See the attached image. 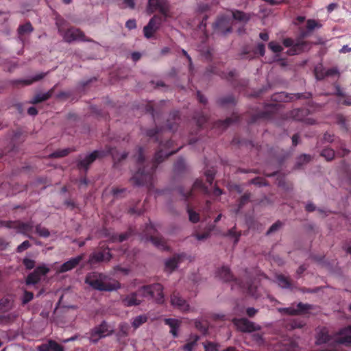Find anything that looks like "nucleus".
Instances as JSON below:
<instances>
[{"label":"nucleus","instance_id":"nucleus-20","mask_svg":"<svg viewBox=\"0 0 351 351\" xmlns=\"http://www.w3.org/2000/svg\"><path fill=\"white\" fill-rule=\"evenodd\" d=\"M108 325L104 321L98 326L95 327L90 332V340L96 343L99 339L109 335Z\"/></svg>","mask_w":351,"mask_h":351},{"label":"nucleus","instance_id":"nucleus-37","mask_svg":"<svg viewBox=\"0 0 351 351\" xmlns=\"http://www.w3.org/2000/svg\"><path fill=\"white\" fill-rule=\"evenodd\" d=\"M276 280L278 285L284 289H289L291 287V283L289 278L282 274H279L276 276Z\"/></svg>","mask_w":351,"mask_h":351},{"label":"nucleus","instance_id":"nucleus-8","mask_svg":"<svg viewBox=\"0 0 351 351\" xmlns=\"http://www.w3.org/2000/svg\"><path fill=\"white\" fill-rule=\"evenodd\" d=\"M0 225L5 226L8 228H13L17 230L18 233L25 235L29 239L32 237L29 233L33 230V223L32 221L23 222L21 221H0Z\"/></svg>","mask_w":351,"mask_h":351},{"label":"nucleus","instance_id":"nucleus-3","mask_svg":"<svg viewBox=\"0 0 351 351\" xmlns=\"http://www.w3.org/2000/svg\"><path fill=\"white\" fill-rule=\"evenodd\" d=\"M85 282L90 285L93 289L101 291H112L117 290L121 287L118 281H108V277L97 271H92L86 276Z\"/></svg>","mask_w":351,"mask_h":351},{"label":"nucleus","instance_id":"nucleus-21","mask_svg":"<svg viewBox=\"0 0 351 351\" xmlns=\"http://www.w3.org/2000/svg\"><path fill=\"white\" fill-rule=\"evenodd\" d=\"M84 254L78 255L64 263L58 269L59 273H64L75 268L79 263L84 259Z\"/></svg>","mask_w":351,"mask_h":351},{"label":"nucleus","instance_id":"nucleus-35","mask_svg":"<svg viewBox=\"0 0 351 351\" xmlns=\"http://www.w3.org/2000/svg\"><path fill=\"white\" fill-rule=\"evenodd\" d=\"M102 237L109 238L110 241L112 243L116 242L117 240V234H111L110 230L106 228H103L98 232V238Z\"/></svg>","mask_w":351,"mask_h":351},{"label":"nucleus","instance_id":"nucleus-33","mask_svg":"<svg viewBox=\"0 0 351 351\" xmlns=\"http://www.w3.org/2000/svg\"><path fill=\"white\" fill-rule=\"evenodd\" d=\"M48 73H40L36 75H34L32 79L30 80H16L14 82V84H21L23 85H30L33 82H38L43 78H44Z\"/></svg>","mask_w":351,"mask_h":351},{"label":"nucleus","instance_id":"nucleus-17","mask_svg":"<svg viewBox=\"0 0 351 351\" xmlns=\"http://www.w3.org/2000/svg\"><path fill=\"white\" fill-rule=\"evenodd\" d=\"M164 20L159 15H154L143 28L144 35L147 38L152 37Z\"/></svg>","mask_w":351,"mask_h":351},{"label":"nucleus","instance_id":"nucleus-56","mask_svg":"<svg viewBox=\"0 0 351 351\" xmlns=\"http://www.w3.org/2000/svg\"><path fill=\"white\" fill-rule=\"evenodd\" d=\"M133 234V230L130 228L127 232L124 233H121L120 234H117V241L123 242L127 240L130 236Z\"/></svg>","mask_w":351,"mask_h":351},{"label":"nucleus","instance_id":"nucleus-1","mask_svg":"<svg viewBox=\"0 0 351 351\" xmlns=\"http://www.w3.org/2000/svg\"><path fill=\"white\" fill-rule=\"evenodd\" d=\"M162 128H158L157 125L155 128L148 129L146 131V135L150 138H154L156 142H159V150H158L154 156L153 160L147 165H145V157L143 149L139 147L137 165L138 170L134 173L130 179L133 185L147 186L151 189L154 186V173L158 165L162 162L165 158L176 153L179 149L168 150L173 144L172 140H168L163 143L162 141L159 140L160 134L162 131Z\"/></svg>","mask_w":351,"mask_h":351},{"label":"nucleus","instance_id":"nucleus-12","mask_svg":"<svg viewBox=\"0 0 351 351\" xmlns=\"http://www.w3.org/2000/svg\"><path fill=\"white\" fill-rule=\"evenodd\" d=\"M156 232V229L152 223L147 224L145 228V234L147 236L148 239L158 249L167 250L169 247L164 238L160 236L152 235V233H155Z\"/></svg>","mask_w":351,"mask_h":351},{"label":"nucleus","instance_id":"nucleus-9","mask_svg":"<svg viewBox=\"0 0 351 351\" xmlns=\"http://www.w3.org/2000/svg\"><path fill=\"white\" fill-rule=\"evenodd\" d=\"M159 12L164 17L163 20L170 16V4L167 0H148L147 12L149 14Z\"/></svg>","mask_w":351,"mask_h":351},{"label":"nucleus","instance_id":"nucleus-44","mask_svg":"<svg viewBox=\"0 0 351 351\" xmlns=\"http://www.w3.org/2000/svg\"><path fill=\"white\" fill-rule=\"evenodd\" d=\"M320 155L325 158L326 160L330 161L335 158V151L331 148H325L324 149Z\"/></svg>","mask_w":351,"mask_h":351},{"label":"nucleus","instance_id":"nucleus-48","mask_svg":"<svg viewBox=\"0 0 351 351\" xmlns=\"http://www.w3.org/2000/svg\"><path fill=\"white\" fill-rule=\"evenodd\" d=\"M321 26V24L314 19H308L306 21V29L310 32L313 31L315 28H319Z\"/></svg>","mask_w":351,"mask_h":351},{"label":"nucleus","instance_id":"nucleus-34","mask_svg":"<svg viewBox=\"0 0 351 351\" xmlns=\"http://www.w3.org/2000/svg\"><path fill=\"white\" fill-rule=\"evenodd\" d=\"M231 12L232 18L236 21L247 23L250 19V14H246L242 11L236 10H232Z\"/></svg>","mask_w":351,"mask_h":351},{"label":"nucleus","instance_id":"nucleus-46","mask_svg":"<svg viewBox=\"0 0 351 351\" xmlns=\"http://www.w3.org/2000/svg\"><path fill=\"white\" fill-rule=\"evenodd\" d=\"M199 339V336L195 335L191 341L188 342L183 346L182 349L184 351H193Z\"/></svg>","mask_w":351,"mask_h":351},{"label":"nucleus","instance_id":"nucleus-47","mask_svg":"<svg viewBox=\"0 0 351 351\" xmlns=\"http://www.w3.org/2000/svg\"><path fill=\"white\" fill-rule=\"evenodd\" d=\"M337 123L340 125L341 129L347 132L348 130V126L346 123V119L343 114H338L337 116Z\"/></svg>","mask_w":351,"mask_h":351},{"label":"nucleus","instance_id":"nucleus-52","mask_svg":"<svg viewBox=\"0 0 351 351\" xmlns=\"http://www.w3.org/2000/svg\"><path fill=\"white\" fill-rule=\"evenodd\" d=\"M119 333L123 337H127L129 334L130 325L126 322L121 323L119 326Z\"/></svg>","mask_w":351,"mask_h":351},{"label":"nucleus","instance_id":"nucleus-30","mask_svg":"<svg viewBox=\"0 0 351 351\" xmlns=\"http://www.w3.org/2000/svg\"><path fill=\"white\" fill-rule=\"evenodd\" d=\"M56 87V85L54 86L52 88H51L48 92L45 93H38L36 94L34 98L31 100L30 103L32 104H36L43 101H45L49 98L51 97L53 95L55 88Z\"/></svg>","mask_w":351,"mask_h":351},{"label":"nucleus","instance_id":"nucleus-10","mask_svg":"<svg viewBox=\"0 0 351 351\" xmlns=\"http://www.w3.org/2000/svg\"><path fill=\"white\" fill-rule=\"evenodd\" d=\"M99 250L92 253L90 255L88 263L90 264L98 263L101 262H108L112 256L110 252L108 246L102 245V242L99 243Z\"/></svg>","mask_w":351,"mask_h":351},{"label":"nucleus","instance_id":"nucleus-28","mask_svg":"<svg viewBox=\"0 0 351 351\" xmlns=\"http://www.w3.org/2000/svg\"><path fill=\"white\" fill-rule=\"evenodd\" d=\"M273 117V114L270 111H260L250 116L247 120L249 124L254 123L259 119H270Z\"/></svg>","mask_w":351,"mask_h":351},{"label":"nucleus","instance_id":"nucleus-54","mask_svg":"<svg viewBox=\"0 0 351 351\" xmlns=\"http://www.w3.org/2000/svg\"><path fill=\"white\" fill-rule=\"evenodd\" d=\"M326 70L323 69L322 66L315 68L314 72L315 77L317 80H322L326 77L325 72Z\"/></svg>","mask_w":351,"mask_h":351},{"label":"nucleus","instance_id":"nucleus-38","mask_svg":"<svg viewBox=\"0 0 351 351\" xmlns=\"http://www.w3.org/2000/svg\"><path fill=\"white\" fill-rule=\"evenodd\" d=\"M298 343L293 339H289L287 342L284 343L283 351H298Z\"/></svg>","mask_w":351,"mask_h":351},{"label":"nucleus","instance_id":"nucleus-16","mask_svg":"<svg viewBox=\"0 0 351 351\" xmlns=\"http://www.w3.org/2000/svg\"><path fill=\"white\" fill-rule=\"evenodd\" d=\"M310 111L307 108H296L289 112V117L295 121H302L309 125H313L315 121L312 118H308Z\"/></svg>","mask_w":351,"mask_h":351},{"label":"nucleus","instance_id":"nucleus-31","mask_svg":"<svg viewBox=\"0 0 351 351\" xmlns=\"http://www.w3.org/2000/svg\"><path fill=\"white\" fill-rule=\"evenodd\" d=\"M183 256V254H176L167 260L165 262V267L171 272L178 267V263L181 261Z\"/></svg>","mask_w":351,"mask_h":351},{"label":"nucleus","instance_id":"nucleus-61","mask_svg":"<svg viewBox=\"0 0 351 351\" xmlns=\"http://www.w3.org/2000/svg\"><path fill=\"white\" fill-rule=\"evenodd\" d=\"M205 176H206V178L207 182L210 185H212L213 182L214 178H215V171H214V170H212V169L207 170L205 172Z\"/></svg>","mask_w":351,"mask_h":351},{"label":"nucleus","instance_id":"nucleus-15","mask_svg":"<svg viewBox=\"0 0 351 351\" xmlns=\"http://www.w3.org/2000/svg\"><path fill=\"white\" fill-rule=\"evenodd\" d=\"M64 40L67 43H71L74 40H80L83 42H92L91 38H88L84 33L77 28H69L63 34Z\"/></svg>","mask_w":351,"mask_h":351},{"label":"nucleus","instance_id":"nucleus-43","mask_svg":"<svg viewBox=\"0 0 351 351\" xmlns=\"http://www.w3.org/2000/svg\"><path fill=\"white\" fill-rule=\"evenodd\" d=\"M72 150L71 149L66 148L63 149L57 150L53 152L51 154L49 155V158H62L67 156Z\"/></svg>","mask_w":351,"mask_h":351},{"label":"nucleus","instance_id":"nucleus-42","mask_svg":"<svg viewBox=\"0 0 351 351\" xmlns=\"http://www.w3.org/2000/svg\"><path fill=\"white\" fill-rule=\"evenodd\" d=\"M147 321V317L145 315H141L137 317H136L132 323V326L134 327V329H137L139 328L142 324L145 323Z\"/></svg>","mask_w":351,"mask_h":351},{"label":"nucleus","instance_id":"nucleus-36","mask_svg":"<svg viewBox=\"0 0 351 351\" xmlns=\"http://www.w3.org/2000/svg\"><path fill=\"white\" fill-rule=\"evenodd\" d=\"M34 31V28L30 22H27L23 25H19L18 27V34L22 36L25 34H30Z\"/></svg>","mask_w":351,"mask_h":351},{"label":"nucleus","instance_id":"nucleus-64","mask_svg":"<svg viewBox=\"0 0 351 351\" xmlns=\"http://www.w3.org/2000/svg\"><path fill=\"white\" fill-rule=\"evenodd\" d=\"M197 120H196V123H197V125L198 126V128H202L203 127V125L207 122L208 121V117L206 115H204V114H201L200 116H199L197 118H196Z\"/></svg>","mask_w":351,"mask_h":351},{"label":"nucleus","instance_id":"nucleus-2","mask_svg":"<svg viewBox=\"0 0 351 351\" xmlns=\"http://www.w3.org/2000/svg\"><path fill=\"white\" fill-rule=\"evenodd\" d=\"M108 155L112 157L114 164L125 160L128 156L127 152H123L119 156L118 151L116 148L108 147L106 150H95L90 154L87 155L84 159L77 160V167L78 169H83L86 172L90 165L97 158H104Z\"/></svg>","mask_w":351,"mask_h":351},{"label":"nucleus","instance_id":"nucleus-40","mask_svg":"<svg viewBox=\"0 0 351 351\" xmlns=\"http://www.w3.org/2000/svg\"><path fill=\"white\" fill-rule=\"evenodd\" d=\"M311 160V156L308 154H302L298 158L295 163V169H300L303 165L308 163Z\"/></svg>","mask_w":351,"mask_h":351},{"label":"nucleus","instance_id":"nucleus-58","mask_svg":"<svg viewBox=\"0 0 351 351\" xmlns=\"http://www.w3.org/2000/svg\"><path fill=\"white\" fill-rule=\"evenodd\" d=\"M34 271L40 277L41 276L46 275L49 271V269L45 265H40L37 267Z\"/></svg>","mask_w":351,"mask_h":351},{"label":"nucleus","instance_id":"nucleus-60","mask_svg":"<svg viewBox=\"0 0 351 351\" xmlns=\"http://www.w3.org/2000/svg\"><path fill=\"white\" fill-rule=\"evenodd\" d=\"M282 226V223L280 221H277L267 231V234H270L276 231H277L279 228Z\"/></svg>","mask_w":351,"mask_h":351},{"label":"nucleus","instance_id":"nucleus-50","mask_svg":"<svg viewBox=\"0 0 351 351\" xmlns=\"http://www.w3.org/2000/svg\"><path fill=\"white\" fill-rule=\"evenodd\" d=\"M187 212L189 213V220L193 223H197L199 220V214L193 211L190 206H187Z\"/></svg>","mask_w":351,"mask_h":351},{"label":"nucleus","instance_id":"nucleus-39","mask_svg":"<svg viewBox=\"0 0 351 351\" xmlns=\"http://www.w3.org/2000/svg\"><path fill=\"white\" fill-rule=\"evenodd\" d=\"M186 164L182 158H178L174 164V171L176 173H182L186 170Z\"/></svg>","mask_w":351,"mask_h":351},{"label":"nucleus","instance_id":"nucleus-51","mask_svg":"<svg viewBox=\"0 0 351 351\" xmlns=\"http://www.w3.org/2000/svg\"><path fill=\"white\" fill-rule=\"evenodd\" d=\"M249 183L250 184H254L258 186H266L267 185V182L265 178L262 177H256L250 180Z\"/></svg>","mask_w":351,"mask_h":351},{"label":"nucleus","instance_id":"nucleus-32","mask_svg":"<svg viewBox=\"0 0 351 351\" xmlns=\"http://www.w3.org/2000/svg\"><path fill=\"white\" fill-rule=\"evenodd\" d=\"M165 324L168 325L170 328V332L173 337H178V329L180 327V322L178 320L172 318H167L165 319Z\"/></svg>","mask_w":351,"mask_h":351},{"label":"nucleus","instance_id":"nucleus-22","mask_svg":"<svg viewBox=\"0 0 351 351\" xmlns=\"http://www.w3.org/2000/svg\"><path fill=\"white\" fill-rule=\"evenodd\" d=\"M340 337L337 338L336 341V345L339 344H346L350 345L351 344V324L348 326L342 328L339 331Z\"/></svg>","mask_w":351,"mask_h":351},{"label":"nucleus","instance_id":"nucleus-6","mask_svg":"<svg viewBox=\"0 0 351 351\" xmlns=\"http://www.w3.org/2000/svg\"><path fill=\"white\" fill-rule=\"evenodd\" d=\"M217 276L225 282L235 281L241 288L247 291V293L256 297V286L254 285L252 282L243 283L236 279L232 274L229 267L223 266L217 271Z\"/></svg>","mask_w":351,"mask_h":351},{"label":"nucleus","instance_id":"nucleus-62","mask_svg":"<svg viewBox=\"0 0 351 351\" xmlns=\"http://www.w3.org/2000/svg\"><path fill=\"white\" fill-rule=\"evenodd\" d=\"M205 351H217L218 345L210 341H208L204 344Z\"/></svg>","mask_w":351,"mask_h":351},{"label":"nucleus","instance_id":"nucleus-23","mask_svg":"<svg viewBox=\"0 0 351 351\" xmlns=\"http://www.w3.org/2000/svg\"><path fill=\"white\" fill-rule=\"evenodd\" d=\"M216 104L221 108H227L234 106L237 104V100L232 94H230L218 97L216 99Z\"/></svg>","mask_w":351,"mask_h":351},{"label":"nucleus","instance_id":"nucleus-25","mask_svg":"<svg viewBox=\"0 0 351 351\" xmlns=\"http://www.w3.org/2000/svg\"><path fill=\"white\" fill-rule=\"evenodd\" d=\"M141 293L133 292L122 298V303L125 306H138L141 303V300L138 298V295Z\"/></svg>","mask_w":351,"mask_h":351},{"label":"nucleus","instance_id":"nucleus-13","mask_svg":"<svg viewBox=\"0 0 351 351\" xmlns=\"http://www.w3.org/2000/svg\"><path fill=\"white\" fill-rule=\"evenodd\" d=\"M232 323L237 330L243 332H252L261 330V326L248 320L247 318H234Z\"/></svg>","mask_w":351,"mask_h":351},{"label":"nucleus","instance_id":"nucleus-59","mask_svg":"<svg viewBox=\"0 0 351 351\" xmlns=\"http://www.w3.org/2000/svg\"><path fill=\"white\" fill-rule=\"evenodd\" d=\"M23 264L26 269L30 270L35 267V261L32 259L25 258L23 260Z\"/></svg>","mask_w":351,"mask_h":351},{"label":"nucleus","instance_id":"nucleus-11","mask_svg":"<svg viewBox=\"0 0 351 351\" xmlns=\"http://www.w3.org/2000/svg\"><path fill=\"white\" fill-rule=\"evenodd\" d=\"M232 21L228 16H219L213 25L214 31L218 34L226 36L232 32Z\"/></svg>","mask_w":351,"mask_h":351},{"label":"nucleus","instance_id":"nucleus-24","mask_svg":"<svg viewBox=\"0 0 351 351\" xmlns=\"http://www.w3.org/2000/svg\"><path fill=\"white\" fill-rule=\"evenodd\" d=\"M240 120V117L233 113L230 117H228L224 120H218L215 122L213 127L215 128L221 129L222 130L226 129L230 124L239 122Z\"/></svg>","mask_w":351,"mask_h":351},{"label":"nucleus","instance_id":"nucleus-19","mask_svg":"<svg viewBox=\"0 0 351 351\" xmlns=\"http://www.w3.org/2000/svg\"><path fill=\"white\" fill-rule=\"evenodd\" d=\"M170 302L171 306L181 312L189 311L190 306L187 301L180 296L178 292L174 291L171 295Z\"/></svg>","mask_w":351,"mask_h":351},{"label":"nucleus","instance_id":"nucleus-45","mask_svg":"<svg viewBox=\"0 0 351 351\" xmlns=\"http://www.w3.org/2000/svg\"><path fill=\"white\" fill-rule=\"evenodd\" d=\"M251 196V193L246 192L240 197L238 203L239 209H241L244 205L250 202Z\"/></svg>","mask_w":351,"mask_h":351},{"label":"nucleus","instance_id":"nucleus-53","mask_svg":"<svg viewBox=\"0 0 351 351\" xmlns=\"http://www.w3.org/2000/svg\"><path fill=\"white\" fill-rule=\"evenodd\" d=\"M36 232L42 237H48L50 234L49 231L45 227H42L40 225L36 226Z\"/></svg>","mask_w":351,"mask_h":351},{"label":"nucleus","instance_id":"nucleus-55","mask_svg":"<svg viewBox=\"0 0 351 351\" xmlns=\"http://www.w3.org/2000/svg\"><path fill=\"white\" fill-rule=\"evenodd\" d=\"M268 47L274 53H280L283 50L282 47L275 41H271L269 43Z\"/></svg>","mask_w":351,"mask_h":351},{"label":"nucleus","instance_id":"nucleus-14","mask_svg":"<svg viewBox=\"0 0 351 351\" xmlns=\"http://www.w3.org/2000/svg\"><path fill=\"white\" fill-rule=\"evenodd\" d=\"M196 190H198L204 194H209L210 193V190L208 186H206L202 180L200 179H197L194 182L192 189L189 191H184L182 187L179 188V192L185 200L192 197L193 196L194 191Z\"/></svg>","mask_w":351,"mask_h":351},{"label":"nucleus","instance_id":"nucleus-57","mask_svg":"<svg viewBox=\"0 0 351 351\" xmlns=\"http://www.w3.org/2000/svg\"><path fill=\"white\" fill-rule=\"evenodd\" d=\"M289 325H290L291 328H292V329L300 328H302L305 325V323L304 322V321H302L301 319H294L291 320Z\"/></svg>","mask_w":351,"mask_h":351},{"label":"nucleus","instance_id":"nucleus-7","mask_svg":"<svg viewBox=\"0 0 351 351\" xmlns=\"http://www.w3.org/2000/svg\"><path fill=\"white\" fill-rule=\"evenodd\" d=\"M163 286L160 283H155L142 287L138 291L143 297H151L158 304H163L165 302Z\"/></svg>","mask_w":351,"mask_h":351},{"label":"nucleus","instance_id":"nucleus-29","mask_svg":"<svg viewBox=\"0 0 351 351\" xmlns=\"http://www.w3.org/2000/svg\"><path fill=\"white\" fill-rule=\"evenodd\" d=\"M330 339L331 336L329 335L328 329L324 327L317 332L315 343L317 345H322L328 343Z\"/></svg>","mask_w":351,"mask_h":351},{"label":"nucleus","instance_id":"nucleus-4","mask_svg":"<svg viewBox=\"0 0 351 351\" xmlns=\"http://www.w3.org/2000/svg\"><path fill=\"white\" fill-rule=\"evenodd\" d=\"M310 32L302 29L296 39L291 38H286L283 40L282 43L285 47L289 49L287 51L289 56H295L304 52L308 47L309 43L304 40L308 37Z\"/></svg>","mask_w":351,"mask_h":351},{"label":"nucleus","instance_id":"nucleus-27","mask_svg":"<svg viewBox=\"0 0 351 351\" xmlns=\"http://www.w3.org/2000/svg\"><path fill=\"white\" fill-rule=\"evenodd\" d=\"M38 351H64V347L54 340H49L38 347Z\"/></svg>","mask_w":351,"mask_h":351},{"label":"nucleus","instance_id":"nucleus-5","mask_svg":"<svg viewBox=\"0 0 351 351\" xmlns=\"http://www.w3.org/2000/svg\"><path fill=\"white\" fill-rule=\"evenodd\" d=\"M215 74L219 75L221 78L226 80L232 86L237 88L239 86L245 87L247 85V81L245 80H237V73L236 70L230 71L225 73L221 71L215 65H209L205 72V75Z\"/></svg>","mask_w":351,"mask_h":351},{"label":"nucleus","instance_id":"nucleus-49","mask_svg":"<svg viewBox=\"0 0 351 351\" xmlns=\"http://www.w3.org/2000/svg\"><path fill=\"white\" fill-rule=\"evenodd\" d=\"M227 235L230 237L234 238V244L236 245L239 242L241 234L240 232H237L236 230V227H233L232 228L228 230Z\"/></svg>","mask_w":351,"mask_h":351},{"label":"nucleus","instance_id":"nucleus-26","mask_svg":"<svg viewBox=\"0 0 351 351\" xmlns=\"http://www.w3.org/2000/svg\"><path fill=\"white\" fill-rule=\"evenodd\" d=\"M180 119V118L178 111L171 112L169 114V119L167 120V123L165 125L166 129L172 132L177 130Z\"/></svg>","mask_w":351,"mask_h":351},{"label":"nucleus","instance_id":"nucleus-18","mask_svg":"<svg viewBox=\"0 0 351 351\" xmlns=\"http://www.w3.org/2000/svg\"><path fill=\"white\" fill-rule=\"evenodd\" d=\"M311 308V305L308 304H303L302 302H299L297 304V308H295L293 307L280 308H278V311L282 314H286L289 315H298L301 314H305Z\"/></svg>","mask_w":351,"mask_h":351},{"label":"nucleus","instance_id":"nucleus-63","mask_svg":"<svg viewBox=\"0 0 351 351\" xmlns=\"http://www.w3.org/2000/svg\"><path fill=\"white\" fill-rule=\"evenodd\" d=\"M30 247H31V243L28 241H25L17 247L16 252L18 253H21L23 251L29 248Z\"/></svg>","mask_w":351,"mask_h":351},{"label":"nucleus","instance_id":"nucleus-41","mask_svg":"<svg viewBox=\"0 0 351 351\" xmlns=\"http://www.w3.org/2000/svg\"><path fill=\"white\" fill-rule=\"evenodd\" d=\"M40 280V277L34 271L28 274L26 278L25 282L27 285H33L38 283Z\"/></svg>","mask_w":351,"mask_h":351}]
</instances>
